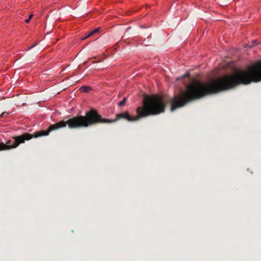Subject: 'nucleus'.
I'll use <instances>...</instances> for the list:
<instances>
[{
    "label": "nucleus",
    "instance_id": "f257e3e1",
    "mask_svg": "<svg viewBox=\"0 0 261 261\" xmlns=\"http://www.w3.org/2000/svg\"><path fill=\"white\" fill-rule=\"evenodd\" d=\"M166 105L163 97L159 95L146 96L143 101V107L137 108V116H132L127 112L118 113L114 119L102 118L97 111L91 109L87 112L85 116H76L65 121L66 126L70 129L87 127L98 123H110L119 119H124L128 121H135L140 118L150 115H155L163 113Z\"/></svg>",
    "mask_w": 261,
    "mask_h": 261
},
{
    "label": "nucleus",
    "instance_id": "f03ea898",
    "mask_svg": "<svg viewBox=\"0 0 261 261\" xmlns=\"http://www.w3.org/2000/svg\"><path fill=\"white\" fill-rule=\"evenodd\" d=\"M66 123L64 120L54 124L50 125L46 130L36 132L32 135L29 133H24L20 136H14L12 138V140H9L6 144L0 143V151L9 150L17 147L19 144L24 143L25 141L31 140L33 138H37L43 136H47L52 130H55L60 128L66 127Z\"/></svg>",
    "mask_w": 261,
    "mask_h": 261
},
{
    "label": "nucleus",
    "instance_id": "7ed1b4c3",
    "mask_svg": "<svg viewBox=\"0 0 261 261\" xmlns=\"http://www.w3.org/2000/svg\"><path fill=\"white\" fill-rule=\"evenodd\" d=\"M80 89L83 92H88L91 89V87L89 86H83Z\"/></svg>",
    "mask_w": 261,
    "mask_h": 261
},
{
    "label": "nucleus",
    "instance_id": "20e7f679",
    "mask_svg": "<svg viewBox=\"0 0 261 261\" xmlns=\"http://www.w3.org/2000/svg\"><path fill=\"white\" fill-rule=\"evenodd\" d=\"M126 101V98L125 97H124L123 99H122V100H121V101H120L119 102V106L120 107L123 106L125 104Z\"/></svg>",
    "mask_w": 261,
    "mask_h": 261
},
{
    "label": "nucleus",
    "instance_id": "39448f33",
    "mask_svg": "<svg viewBox=\"0 0 261 261\" xmlns=\"http://www.w3.org/2000/svg\"><path fill=\"white\" fill-rule=\"evenodd\" d=\"M33 16V14H30V16H29V18L25 20V22L27 23H29L30 20L32 18Z\"/></svg>",
    "mask_w": 261,
    "mask_h": 261
},
{
    "label": "nucleus",
    "instance_id": "423d86ee",
    "mask_svg": "<svg viewBox=\"0 0 261 261\" xmlns=\"http://www.w3.org/2000/svg\"><path fill=\"white\" fill-rule=\"evenodd\" d=\"M99 30H100V28H97V29H95L94 30L90 32V33L91 34V35H93V34L99 32Z\"/></svg>",
    "mask_w": 261,
    "mask_h": 261
},
{
    "label": "nucleus",
    "instance_id": "0eeeda50",
    "mask_svg": "<svg viewBox=\"0 0 261 261\" xmlns=\"http://www.w3.org/2000/svg\"><path fill=\"white\" fill-rule=\"evenodd\" d=\"M92 35H91V34L90 33H89L87 35H86L85 36L83 37L82 38V40H85L89 37H90V36H91Z\"/></svg>",
    "mask_w": 261,
    "mask_h": 261
},
{
    "label": "nucleus",
    "instance_id": "6e6552de",
    "mask_svg": "<svg viewBox=\"0 0 261 261\" xmlns=\"http://www.w3.org/2000/svg\"><path fill=\"white\" fill-rule=\"evenodd\" d=\"M37 44V43L32 45L31 46H30L28 49V50H30L31 49H32V48L34 47Z\"/></svg>",
    "mask_w": 261,
    "mask_h": 261
},
{
    "label": "nucleus",
    "instance_id": "1a4fd4ad",
    "mask_svg": "<svg viewBox=\"0 0 261 261\" xmlns=\"http://www.w3.org/2000/svg\"><path fill=\"white\" fill-rule=\"evenodd\" d=\"M252 43H253V44H254V45H255L256 44V41L254 40Z\"/></svg>",
    "mask_w": 261,
    "mask_h": 261
},
{
    "label": "nucleus",
    "instance_id": "9d476101",
    "mask_svg": "<svg viewBox=\"0 0 261 261\" xmlns=\"http://www.w3.org/2000/svg\"><path fill=\"white\" fill-rule=\"evenodd\" d=\"M4 114H5L4 113H3L1 114V117H3V116H4Z\"/></svg>",
    "mask_w": 261,
    "mask_h": 261
},
{
    "label": "nucleus",
    "instance_id": "9b49d317",
    "mask_svg": "<svg viewBox=\"0 0 261 261\" xmlns=\"http://www.w3.org/2000/svg\"><path fill=\"white\" fill-rule=\"evenodd\" d=\"M96 62H97V61H93V63H96Z\"/></svg>",
    "mask_w": 261,
    "mask_h": 261
}]
</instances>
